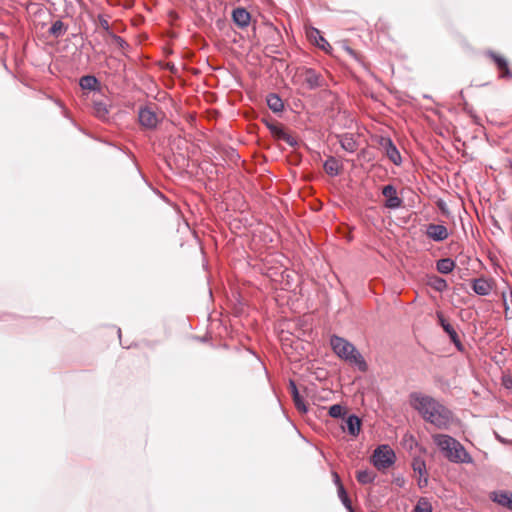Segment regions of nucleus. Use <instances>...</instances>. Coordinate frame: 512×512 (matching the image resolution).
I'll list each match as a JSON object with an SVG mask.
<instances>
[{"instance_id": "f257e3e1", "label": "nucleus", "mask_w": 512, "mask_h": 512, "mask_svg": "<svg viewBox=\"0 0 512 512\" xmlns=\"http://www.w3.org/2000/svg\"><path fill=\"white\" fill-rule=\"evenodd\" d=\"M409 397L411 406L426 422L438 429H447L452 423V411L432 396L412 392Z\"/></svg>"}, {"instance_id": "f03ea898", "label": "nucleus", "mask_w": 512, "mask_h": 512, "mask_svg": "<svg viewBox=\"0 0 512 512\" xmlns=\"http://www.w3.org/2000/svg\"><path fill=\"white\" fill-rule=\"evenodd\" d=\"M432 438L443 456L450 462L466 464L473 462L465 447L454 437L447 434H436Z\"/></svg>"}, {"instance_id": "7ed1b4c3", "label": "nucleus", "mask_w": 512, "mask_h": 512, "mask_svg": "<svg viewBox=\"0 0 512 512\" xmlns=\"http://www.w3.org/2000/svg\"><path fill=\"white\" fill-rule=\"evenodd\" d=\"M330 345L338 357L355 364L362 372L367 370V363L351 342L347 341L343 337L333 335L330 338Z\"/></svg>"}, {"instance_id": "20e7f679", "label": "nucleus", "mask_w": 512, "mask_h": 512, "mask_svg": "<svg viewBox=\"0 0 512 512\" xmlns=\"http://www.w3.org/2000/svg\"><path fill=\"white\" fill-rule=\"evenodd\" d=\"M395 459V452L386 444L379 445L371 456V462L378 470H384L392 466Z\"/></svg>"}, {"instance_id": "39448f33", "label": "nucleus", "mask_w": 512, "mask_h": 512, "mask_svg": "<svg viewBox=\"0 0 512 512\" xmlns=\"http://www.w3.org/2000/svg\"><path fill=\"white\" fill-rule=\"evenodd\" d=\"M160 121V118L151 106L146 105L139 107L138 122L142 128L146 130H156Z\"/></svg>"}, {"instance_id": "423d86ee", "label": "nucleus", "mask_w": 512, "mask_h": 512, "mask_svg": "<svg viewBox=\"0 0 512 512\" xmlns=\"http://www.w3.org/2000/svg\"><path fill=\"white\" fill-rule=\"evenodd\" d=\"M104 95L98 94L92 98L93 115L103 122L109 121V113L111 105L108 99H104Z\"/></svg>"}, {"instance_id": "0eeeda50", "label": "nucleus", "mask_w": 512, "mask_h": 512, "mask_svg": "<svg viewBox=\"0 0 512 512\" xmlns=\"http://www.w3.org/2000/svg\"><path fill=\"white\" fill-rule=\"evenodd\" d=\"M382 195L386 198L384 206L388 209H399L403 205V199L397 195L396 187L392 184L382 188Z\"/></svg>"}, {"instance_id": "6e6552de", "label": "nucleus", "mask_w": 512, "mask_h": 512, "mask_svg": "<svg viewBox=\"0 0 512 512\" xmlns=\"http://www.w3.org/2000/svg\"><path fill=\"white\" fill-rule=\"evenodd\" d=\"M304 83L309 90H316L325 86L323 76L310 67L303 68Z\"/></svg>"}, {"instance_id": "1a4fd4ad", "label": "nucleus", "mask_w": 512, "mask_h": 512, "mask_svg": "<svg viewBox=\"0 0 512 512\" xmlns=\"http://www.w3.org/2000/svg\"><path fill=\"white\" fill-rule=\"evenodd\" d=\"M437 318L443 330L448 334L450 341L455 345L458 351L462 352L464 346L454 327L445 319L442 313L437 312Z\"/></svg>"}, {"instance_id": "9d476101", "label": "nucleus", "mask_w": 512, "mask_h": 512, "mask_svg": "<svg viewBox=\"0 0 512 512\" xmlns=\"http://www.w3.org/2000/svg\"><path fill=\"white\" fill-rule=\"evenodd\" d=\"M380 145L384 149L386 156L393 164L399 166L402 163L400 152L390 138L382 137Z\"/></svg>"}, {"instance_id": "9b49d317", "label": "nucleus", "mask_w": 512, "mask_h": 512, "mask_svg": "<svg viewBox=\"0 0 512 512\" xmlns=\"http://www.w3.org/2000/svg\"><path fill=\"white\" fill-rule=\"evenodd\" d=\"M79 86L83 90H88L90 92H93L96 96L98 94L102 93V85L99 79L94 75H84L80 77L79 79Z\"/></svg>"}, {"instance_id": "f8f14e48", "label": "nucleus", "mask_w": 512, "mask_h": 512, "mask_svg": "<svg viewBox=\"0 0 512 512\" xmlns=\"http://www.w3.org/2000/svg\"><path fill=\"white\" fill-rule=\"evenodd\" d=\"M268 128L272 133L273 137L277 140H283L289 146L295 147L298 145L297 140L291 136L281 124H269Z\"/></svg>"}, {"instance_id": "ddd939ff", "label": "nucleus", "mask_w": 512, "mask_h": 512, "mask_svg": "<svg viewBox=\"0 0 512 512\" xmlns=\"http://www.w3.org/2000/svg\"><path fill=\"white\" fill-rule=\"evenodd\" d=\"M425 233L428 238L435 242H442L449 236L448 229L442 224H428Z\"/></svg>"}, {"instance_id": "4468645a", "label": "nucleus", "mask_w": 512, "mask_h": 512, "mask_svg": "<svg viewBox=\"0 0 512 512\" xmlns=\"http://www.w3.org/2000/svg\"><path fill=\"white\" fill-rule=\"evenodd\" d=\"M485 54L493 60L497 68L501 71V78L512 77V73L508 67V62L503 56L496 54L492 50H488Z\"/></svg>"}, {"instance_id": "2eb2a0df", "label": "nucleus", "mask_w": 512, "mask_h": 512, "mask_svg": "<svg viewBox=\"0 0 512 512\" xmlns=\"http://www.w3.org/2000/svg\"><path fill=\"white\" fill-rule=\"evenodd\" d=\"M307 37L314 45H316L321 50L328 52L331 49V45L329 42L321 35V32L314 27H311L307 31Z\"/></svg>"}, {"instance_id": "dca6fc26", "label": "nucleus", "mask_w": 512, "mask_h": 512, "mask_svg": "<svg viewBox=\"0 0 512 512\" xmlns=\"http://www.w3.org/2000/svg\"><path fill=\"white\" fill-rule=\"evenodd\" d=\"M490 499L512 511V493L506 490L493 491L490 494Z\"/></svg>"}, {"instance_id": "f3484780", "label": "nucleus", "mask_w": 512, "mask_h": 512, "mask_svg": "<svg viewBox=\"0 0 512 512\" xmlns=\"http://www.w3.org/2000/svg\"><path fill=\"white\" fill-rule=\"evenodd\" d=\"M289 389H290V392H291V395H292V398H293V402H294V405L296 407V409L305 414L308 412V407L307 405L305 404L302 396L300 395V392L297 388V385L295 383L294 380L290 379L289 380Z\"/></svg>"}, {"instance_id": "a211bd4d", "label": "nucleus", "mask_w": 512, "mask_h": 512, "mask_svg": "<svg viewBox=\"0 0 512 512\" xmlns=\"http://www.w3.org/2000/svg\"><path fill=\"white\" fill-rule=\"evenodd\" d=\"M232 19L238 27L245 28L250 24L251 15L245 8L238 7L232 12Z\"/></svg>"}, {"instance_id": "6ab92c4d", "label": "nucleus", "mask_w": 512, "mask_h": 512, "mask_svg": "<svg viewBox=\"0 0 512 512\" xmlns=\"http://www.w3.org/2000/svg\"><path fill=\"white\" fill-rule=\"evenodd\" d=\"M345 423H346V426L344 429L348 432L349 435H351L353 437H356L359 435L362 421L357 415H355V414L349 415L347 417Z\"/></svg>"}, {"instance_id": "aec40b11", "label": "nucleus", "mask_w": 512, "mask_h": 512, "mask_svg": "<svg viewBox=\"0 0 512 512\" xmlns=\"http://www.w3.org/2000/svg\"><path fill=\"white\" fill-rule=\"evenodd\" d=\"M472 289L479 296H487L490 294L492 287L486 279L477 278L472 282Z\"/></svg>"}, {"instance_id": "412c9836", "label": "nucleus", "mask_w": 512, "mask_h": 512, "mask_svg": "<svg viewBox=\"0 0 512 512\" xmlns=\"http://www.w3.org/2000/svg\"><path fill=\"white\" fill-rule=\"evenodd\" d=\"M68 30V25L65 24L62 20L58 19L54 21L51 25V27L48 30V33L53 38H60L62 37Z\"/></svg>"}, {"instance_id": "4be33fe9", "label": "nucleus", "mask_w": 512, "mask_h": 512, "mask_svg": "<svg viewBox=\"0 0 512 512\" xmlns=\"http://www.w3.org/2000/svg\"><path fill=\"white\" fill-rule=\"evenodd\" d=\"M267 105L275 113L282 112L284 109V103L280 96L276 93H270L267 95Z\"/></svg>"}, {"instance_id": "5701e85b", "label": "nucleus", "mask_w": 512, "mask_h": 512, "mask_svg": "<svg viewBox=\"0 0 512 512\" xmlns=\"http://www.w3.org/2000/svg\"><path fill=\"white\" fill-rule=\"evenodd\" d=\"M339 142L341 147L349 153H353L357 149V142L352 134L346 133L341 135Z\"/></svg>"}, {"instance_id": "b1692460", "label": "nucleus", "mask_w": 512, "mask_h": 512, "mask_svg": "<svg viewBox=\"0 0 512 512\" xmlns=\"http://www.w3.org/2000/svg\"><path fill=\"white\" fill-rule=\"evenodd\" d=\"M455 261L451 258H442L436 262V269L441 274H449L455 268Z\"/></svg>"}, {"instance_id": "393cba45", "label": "nucleus", "mask_w": 512, "mask_h": 512, "mask_svg": "<svg viewBox=\"0 0 512 512\" xmlns=\"http://www.w3.org/2000/svg\"><path fill=\"white\" fill-rule=\"evenodd\" d=\"M324 170L325 172L330 176H337L340 173V165L338 160L330 156L328 159L324 162Z\"/></svg>"}, {"instance_id": "a878e982", "label": "nucleus", "mask_w": 512, "mask_h": 512, "mask_svg": "<svg viewBox=\"0 0 512 512\" xmlns=\"http://www.w3.org/2000/svg\"><path fill=\"white\" fill-rule=\"evenodd\" d=\"M376 474L370 469L359 470L356 472V479L362 485L373 483Z\"/></svg>"}, {"instance_id": "bb28decb", "label": "nucleus", "mask_w": 512, "mask_h": 512, "mask_svg": "<svg viewBox=\"0 0 512 512\" xmlns=\"http://www.w3.org/2000/svg\"><path fill=\"white\" fill-rule=\"evenodd\" d=\"M428 284L437 292H444L448 288L447 281L437 275L430 276Z\"/></svg>"}, {"instance_id": "cd10ccee", "label": "nucleus", "mask_w": 512, "mask_h": 512, "mask_svg": "<svg viewBox=\"0 0 512 512\" xmlns=\"http://www.w3.org/2000/svg\"><path fill=\"white\" fill-rule=\"evenodd\" d=\"M337 492H338V497L341 500V502L344 505V507L349 512H354L351 500H350V498H349V496L347 494V491H346L345 487L343 485H339V489L337 490Z\"/></svg>"}, {"instance_id": "c85d7f7f", "label": "nucleus", "mask_w": 512, "mask_h": 512, "mask_svg": "<svg viewBox=\"0 0 512 512\" xmlns=\"http://www.w3.org/2000/svg\"><path fill=\"white\" fill-rule=\"evenodd\" d=\"M412 468L419 476H425L427 474L426 463L419 457L413 459Z\"/></svg>"}, {"instance_id": "c756f323", "label": "nucleus", "mask_w": 512, "mask_h": 512, "mask_svg": "<svg viewBox=\"0 0 512 512\" xmlns=\"http://www.w3.org/2000/svg\"><path fill=\"white\" fill-rule=\"evenodd\" d=\"M432 505L425 498H420L415 505L413 512H432Z\"/></svg>"}, {"instance_id": "7c9ffc66", "label": "nucleus", "mask_w": 512, "mask_h": 512, "mask_svg": "<svg viewBox=\"0 0 512 512\" xmlns=\"http://www.w3.org/2000/svg\"><path fill=\"white\" fill-rule=\"evenodd\" d=\"M510 302L508 301L507 293H502L504 308H505V316L507 319H512V291H509Z\"/></svg>"}, {"instance_id": "2f4dec72", "label": "nucleus", "mask_w": 512, "mask_h": 512, "mask_svg": "<svg viewBox=\"0 0 512 512\" xmlns=\"http://www.w3.org/2000/svg\"><path fill=\"white\" fill-rule=\"evenodd\" d=\"M328 414H329V416H331L333 418H340L345 415V409L340 404H334L329 407Z\"/></svg>"}, {"instance_id": "473e14b6", "label": "nucleus", "mask_w": 512, "mask_h": 512, "mask_svg": "<svg viewBox=\"0 0 512 512\" xmlns=\"http://www.w3.org/2000/svg\"><path fill=\"white\" fill-rule=\"evenodd\" d=\"M402 441H403L404 447L409 450H412L417 445V441H416L415 437L410 433L404 434Z\"/></svg>"}, {"instance_id": "72a5a7b5", "label": "nucleus", "mask_w": 512, "mask_h": 512, "mask_svg": "<svg viewBox=\"0 0 512 512\" xmlns=\"http://www.w3.org/2000/svg\"><path fill=\"white\" fill-rule=\"evenodd\" d=\"M111 36H112V39L113 41L121 48V49H125L127 48L129 45L128 43L120 36L114 34V33H111Z\"/></svg>"}, {"instance_id": "f704fd0d", "label": "nucleus", "mask_w": 512, "mask_h": 512, "mask_svg": "<svg viewBox=\"0 0 512 512\" xmlns=\"http://www.w3.org/2000/svg\"><path fill=\"white\" fill-rule=\"evenodd\" d=\"M419 488L426 487L428 484V478L427 476H419L418 482H417Z\"/></svg>"}, {"instance_id": "c9c22d12", "label": "nucleus", "mask_w": 512, "mask_h": 512, "mask_svg": "<svg viewBox=\"0 0 512 512\" xmlns=\"http://www.w3.org/2000/svg\"><path fill=\"white\" fill-rule=\"evenodd\" d=\"M100 24H101V27H102L104 30H106V31H107V32H109L110 34L112 33V32L110 31V25H109V23H108V21H107V20H105V19L101 20V21H100Z\"/></svg>"}, {"instance_id": "e433bc0d", "label": "nucleus", "mask_w": 512, "mask_h": 512, "mask_svg": "<svg viewBox=\"0 0 512 512\" xmlns=\"http://www.w3.org/2000/svg\"><path fill=\"white\" fill-rule=\"evenodd\" d=\"M333 480H334V483L337 486V490H338L339 489V485H343V484L341 482V479H340L339 475L336 472L333 473Z\"/></svg>"}, {"instance_id": "4c0bfd02", "label": "nucleus", "mask_w": 512, "mask_h": 512, "mask_svg": "<svg viewBox=\"0 0 512 512\" xmlns=\"http://www.w3.org/2000/svg\"><path fill=\"white\" fill-rule=\"evenodd\" d=\"M267 50L271 53H280V51L277 50L275 46H268Z\"/></svg>"}, {"instance_id": "58836bf2", "label": "nucleus", "mask_w": 512, "mask_h": 512, "mask_svg": "<svg viewBox=\"0 0 512 512\" xmlns=\"http://www.w3.org/2000/svg\"><path fill=\"white\" fill-rule=\"evenodd\" d=\"M395 483L398 485V486H403L404 484V479L403 478H396L395 479Z\"/></svg>"}, {"instance_id": "ea45409f", "label": "nucleus", "mask_w": 512, "mask_h": 512, "mask_svg": "<svg viewBox=\"0 0 512 512\" xmlns=\"http://www.w3.org/2000/svg\"><path fill=\"white\" fill-rule=\"evenodd\" d=\"M346 51H347L350 55L355 56V52H354V50H353L352 48H350V47H348V46H347V47H346Z\"/></svg>"}, {"instance_id": "a19ab883", "label": "nucleus", "mask_w": 512, "mask_h": 512, "mask_svg": "<svg viewBox=\"0 0 512 512\" xmlns=\"http://www.w3.org/2000/svg\"><path fill=\"white\" fill-rule=\"evenodd\" d=\"M496 437H497V439H498L500 442H502V443H507V441L504 439V437H501V436H499V435H497V434H496Z\"/></svg>"}, {"instance_id": "79ce46f5", "label": "nucleus", "mask_w": 512, "mask_h": 512, "mask_svg": "<svg viewBox=\"0 0 512 512\" xmlns=\"http://www.w3.org/2000/svg\"><path fill=\"white\" fill-rule=\"evenodd\" d=\"M459 97H460L462 100H464V94H463V91H460V92H459Z\"/></svg>"}, {"instance_id": "37998d69", "label": "nucleus", "mask_w": 512, "mask_h": 512, "mask_svg": "<svg viewBox=\"0 0 512 512\" xmlns=\"http://www.w3.org/2000/svg\"><path fill=\"white\" fill-rule=\"evenodd\" d=\"M118 336L121 338V329H118Z\"/></svg>"}, {"instance_id": "c03bdc74", "label": "nucleus", "mask_w": 512, "mask_h": 512, "mask_svg": "<svg viewBox=\"0 0 512 512\" xmlns=\"http://www.w3.org/2000/svg\"><path fill=\"white\" fill-rule=\"evenodd\" d=\"M0 38L4 39L5 35L3 33H0Z\"/></svg>"}]
</instances>
